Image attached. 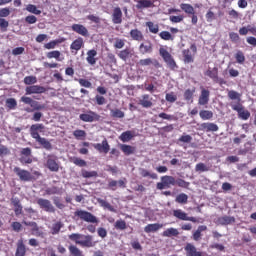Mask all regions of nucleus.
<instances>
[{"mask_svg":"<svg viewBox=\"0 0 256 256\" xmlns=\"http://www.w3.org/2000/svg\"><path fill=\"white\" fill-rule=\"evenodd\" d=\"M138 65L140 67H149V65H153L155 69L161 68V63H159V60L152 58L140 59Z\"/></svg>","mask_w":256,"mask_h":256,"instance_id":"16","label":"nucleus"},{"mask_svg":"<svg viewBox=\"0 0 256 256\" xmlns=\"http://www.w3.org/2000/svg\"><path fill=\"white\" fill-rule=\"evenodd\" d=\"M175 185H177L178 187H181L182 189H188L189 185L191 184L181 178H178V179H175Z\"/></svg>","mask_w":256,"mask_h":256,"instance_id":"58","label":"nucleus"},{"mask_svg":"<svg viewBox=\"0 0 256 256\" xmlns=\"http://www.w3.org/2000/svg\"><path fill=\"white\" fill-rule=\"evenodd\" d=\"M182 55H183V61L184 63H193V61H195V58L193 57V54H191V50L189 49H184L182 51Z\"/></svg>","mask_w":256,"mask_h":256,"instance_id":"36","label":"nucleus"},{"mask_svg":"<svg viewBox=\"0 0 256 256\" xmlns=\"http://www.w3.org/2000/svg\"><path fill=\"white\" fill-rule=\"evenodd\" d=\"M146 27H148L150 33H159V25L153 23L152 21L146 22Z\"/></svg>","mask_w":256,"mask_h":256,"instance_id":"50","label":"nucleus"},{"mask_svg":"<svg viewBox=\"0 0 256 256\" xmlns=\"http://www.w3.org/2000/svg\"><path fill=\"white\" fill-rule=\"evenodd\" d=\"M155 7V0H136V9L143 11V9H153Z\"/></svg>","mask_w":256,"mask_h":256,"instance_id":"15","label":"nucleus"},{"mask_svg":"<svg viewBox=\"0 0 256 256\" xmlns=\"http://www.w3.org/2000/svg\"><path fill=\"white\" fill-rule=\"evenodd\" d=\"M140 175L141 177H150V179H157V174L150 173L147 169L141 168L140 169Z\"/></svg>","mask_w":256,"mask_h":256,"instance_id":"55","label":"nucleus"},{"mask_svg":"<svg viewBox=\"0 0 256 256\" xmlns=\"http://www.w3.org/2000/svg\"><path fill=\"white\" fill-rule=\"evenodd\" d=\"M173 217H176V219H179L180 221H191L192 223H199V219L193 216H187V213L181 209L173 210Z\"/></svg>","mask_w":256,"mask_h":256,"instance_id":"11","label":"nucleus"},{"mask_svg":"<svg viewBox=\"0 0 256 256\" xmlns=\"http://www.w3.org/2000/svg\"><path fill=\"white\" fill-rule=\"evenodd\" d=\"M37 205H39L40 209H44V211L47 213H55V207L48 199L39 198L37 200Z\"/></svg>","mask_w":256,"mask_h":256,"instance_id":"13","label":"nucleus"},{"mask_svg":"<svg viewBox=\"0 0 256 256\" xmlns=\"http://www.w3.org/2000/svg\"><path fill=\"white\" fill-rule=\"evenodd\" d=\"M47 59H56V61H63L61 59V52L59 50H53L46 54Z\"/></svg>","mask_w":256,"mask_h":256,"instance_id":"43","label":"nucleus"},{"mask_svg":"<svg viewBox=\"0 0 256 256\" xmlns=\"http://www.w3.org/2000/svg\"><path fill=\"white\" fill-rule=\"evenodd\" d=\"M161 182H158L156 184V189H158L159 191H163V189H171V186H175V177L173 176H169V175H165L162 176L161 178Z\"/></svg>","mask_w":256,"mask_h":256,"instance_id":"6","label":"nucleus"},{"mask_svg":"<svg viewBox=\"0 0 256 256\" xmlns=\"http://www.w3.org/2000/svg\"><path fill=\"white\" fill-rule=\"evenodd\" d=\"M199 115L202 121H209L213 119V112L209 110H201Z\"/></svg>","mask_w":256,"mask_h":256,"instance_id":"42","label":"nucleus"},{"mask_svg":"<svg viewBox=\"0 0 256 256\" xmlns=\"http://www.w3.org/2000/svg\"><path fill=\"white\" fill-rule=\"evenodd\" d=\"M7 155H11V150L5 145H0V157H7Z\"/></svg>","mask_w":256,"mask_h":256,"instance_id":"63","label":"nucleus"},{"mask_svg":"<svg viewBox=\"0 0 256 256\" xmlns=\"http://www.w3.org/2000/svg\"><path fill=\"white\" fill-rule=\"evenodd\" d=\"M177 235H179V230L176 228H168L162 233L163 237H177Z\"/></svg>","mask_w":256,"mask_h":256,"instance_id":"46","label":"nucleus"},{"mask_svg":"<svg viewBox=\"0 0 256 256\" xmlns=\"http://www.w3.org/2000/svg\"><path fill=\"white\" fill-rule=\"evenodd\" d=\"M195 171L200 172V173H205L206 171H209V167L207 165H205V163L200 162V163L196 164Z\"/></svg>","mask_w":256,"mask_h":256,"instance_id":"59","label":"nucleus"},{"mask_svg":"<svg viewBox=\"0 0 256 256\" xmlns=\"http://www.w3.org/2000/svg\"><path fill=\"white\" fill-rule=\"evenodd\" d=\"M138 105H141L144 109H151L153 107V98L149 94H144L139 99Z\"/></svg>","mask_w":256,"mask_h":256,"instance_id":"19","label":"nucleus"},{"mask_svg":"<svg viewBox=\"0 0 256 256\" xmlns=\"http://www.w3.org/2000/svg\"><path fill=\"white\" fill-rule=\"evenodd\" d=\"M201 130L206 131L207 133H209L211 131L217 132V131H219V126H217V124H215V123L204 122L201 124Z\"/></svg>","mask_w":256,"mask_h":256,"instance_id":"28","label":"nucleus"},{"mask_svg":"<svg viewBox=\"0 0 256 256\" xmlns=\"http://www.w3.org/2000/svg\"><path fill=\"white\" fill-rule=\"evenodd\" d=\"M73 136L75 137V139H77L78 141H83L85 140V138L87 137V132H85V130H75L73 132Z\"/></svg>","mask_w":256,"mask_h":256,"instance_id":"47","label":"nucleus"},{"mask_svg":"<svg viewBox=\"0 0 256 256\" xmlns=\"http://www.w3.org/2000/svg\"><path fill=\"white\" fill-rule=\"evenodd\" d=\"M35 83H37V77L35 76H26L24 78L25 85H35Z\"/></svg>","mask_w":256,"mask_h":256,"instance_id":"64","label":"nucleus"},{"mask_svg":"<svg viewBox=\"0 0 256 256\" xmlns=\"http://www.w3.org/2000/svg\"><path fill=\"white\" fill-rule=\"evenodd\" d=\"M158 117L166 121H177V117H175L174 115L167 114L165 112H161L160 114H158Z\"/></svg>","mask_w":256,"mask_h":256,"instance_id":"57","label":"nucleus"},{"mask_svg":"<svg viewBox=\"0 0 256 256\" xmlns=\"http://www.w3.org/2000/svg\"><path fill=\"white\" fill-rule=\"evenodd\" d=\"M43 129H45V125L33 124L30 127L31 138L35 139V141H37V143H39V145H41L43 149H46L47 151H51V149H53V145L51 144V142H49V140L39 135V131H43Z\"/></svg>","mask_w":256,"mask_h":256,"instance_id":"1","label":"nucleus"},{"mask_svg":"<svg viewBox=\"0 0 256 256\" xmlns=\"http://www.w3.org/2000/svg\"><path fill=\"white\" fill-rule=\"evenodd\" d=\"M119 147L122 153H124V155L126 156L133 155L136 151L135 146H131L127 144H120Z\"/></svg>","mask_w":256,"mask_h":256,"instance_id":"31","label":"nucleus"},{"mask_svg":"<svg viewBox=\"0 0 256 256\" xmlns=\"http://www.w3.org/2000/svg\"><path fill=\"white\" fill-rule=\"evenodd\" d=\"M187 201H189V196L185 193H180L176 197V203H180L181 205H186Z\"/></svg>","mask_w":256,"mask_h":256,"instance_id":"51","label":"nucleus"},{"mask_svg":"<svg viewBox=\"0 0 256 256\" xmlns=\"http://www.w3.org/2000/svg\"><path fill=\"white\" fill-rule=\"evenodd\" d=\"M6 107L8 109H17V100L15 98H8L6 100Z\"/></svg>","mask_w":256,"mask_h":256,"instance_id":"62","label":"nucleus"},{"mask_svg":"<svg viewBox=\"0 0 256 256\" xmlns=\"http://www.w3.org/2000/svg\"><path fill=\"white\" fill-rule=\"evenodd\" d=\"M61 229H63V224L61 222H56L52 225L51 234L59 235V233L61 232Z\"/></svg>","mask_w":256,"mask_h":256,"instance_id":"49","label":"nucleus"},{"mask_svg":"<svg viewBox=\"0 0 256 256\" xmlns=\"http://www.w3.org/2000/svg\"><path fill=\"white\" fill-rule=\"evenodd\" d=\"M231 108L238 113L239 119H242L243 121H247L249 117H251V112L245 110L241 103L233 104L231 105Z\"/></svg>","mask_w":256,"mask_h":256,"instance_id":"10","label":"nucleus"},{"mask_svg":"<svg viewBox=\"0 0 256 256\" xmlns=\"http://www.w3.org/2000/svg\"><path fill=\"white\" fill-rule=\"evenodd\" d=\"M68 251L70 253V256H83V251L79 249L76 245H70L68 247Z\"/></svg>","mask_w":256,"mask_h":256,"instance_id":"44","label":"nucleus"},{"mask_svg":"<svg viewBox=\"0 0 256 256\" xmlns=\"http://www.w3.org/2000/svg\"><path fill=\"white\" fill-rule=\"evenodd\" d=\"M139 51L141 55H147L153 53V44L151 42L141 43L139 46Z\"/></svg>","mask_w":256,"mask_h":256,"instance_id":"27","label":"nucleus"},{"mask_svg":"<svg viewBox=\"0 0 256 256\" xmlns=\"http://www.w3.org/2000/svg\"><path fill=\"white\" fill-rule=\"evenodd\" d=\"M68 239L76 243V245H80V247L90 249L91 247H95L97 242L93 240V235H84L79 233H72L68 235Z\"/></svg>","mask_w":256,"mask_h":256,"instance_id":"2","label":"nucleus"},{"mask_svg":"<svg viewBox=\"0 0 256 256\" xmlns=\"http://www.w3.org/2000/svg\"><path fill=\"white\" fill-rule=\"evenodd\" d=\"M81 177H83L84 179H91L93 177H99V174L97 173V171H87L85 169H82Z\"/></svg>","mask_w":256,"mask_h":256,"instance_id":"45","label":"nucleus"},{"mask_svg":"<svg viewBox=\"0 0 256 256\" xmlns=\"http://www.w3.org/2000/svg\"><path fill=\"white\" fill-rule=\"evenodd\" d=\"M19 161L22 165H31V163H33L31 148L26 147L21 149Z\"/></svg>","mask_w":256,"mask_h":256,"instance_id":"9","label":"nucleus"},{"mask_svg":"<svg viewBox=\"0 0 256 256\" xmlns=\"http://www.w3.org/2000/svg\"><path fill=\"white\" fill-rule=\"evenodd\" d=\"M180 9L184 11L187 15H193L195 13V8H193V5L182 3L180 4Z\"/></svg>","mask_w":256,"mask_h":256,"instance_id":"39","label":"nucleus"},{"mask_svg":"<svg viewBox=\"0 0 256 256\" xmlns=\"http://www.w3.org/2000/svg\"><path fill=\"white\" fill-rule=\"evenodd\" d=\"M196 88L192 87L191 89H186L184 91V99L187 103H193V97L195 95Z\"/></svg>","mask_w":256,"mask_h":256,"instance_id":"35","label":"nucleus"},{"mask_svg":"<svg viewBox=\"0 0 256 256\" xmlns=\"http://www.w3.org/2000/svg\"><path fill=\"white\" fill-rule=\"evenodd\" d=\"M110 113L111 117H114V119H123V117H125V112L119 109H112Z\"/></svg>","mask_w":256,"mask_h":256,"instance_id":"54","label":"nucleus"},{"mask_svg":"<svg viewBox=\"0 0 256 256\" xmlns=\"http://www.w3.org/2000/svg\"><path fill=\"white\" fill-rule=\"evenodd\" d=\"M11 204L14 207L16 217L23 215V205H21V200H19V198H11Z\"/></svg>","mask_w":256,"mask_h":256,"instance_id":"24","label":"nucleus"},{"mask_svg":"<svg viewBox=\"0 0 256 256\" xmlns=\"http://www.w3.org/2000/svg\"><path fill=\"white\" fill-rule=\"evenodd\" d=\"M228 98L231 101H238L237 103H241V93H239L235 90L228 91Z\"/></svg>","mask_w":256,"mask_h":256,"instance_id":"41","label":"nucleus"},{"mask_svg":"<svg viewBox=\"0 0 256 256\" xmlns=\"http://www.w3.org/2000/svg\"><path fill=\"white\" fill-rule=\"evenodd\" d=\"M14 173L19 177L20 181L29 182V181H37L39 177H41V172L33 171L32 174L28 170L21 169L20 167H14Z\"/></svg>","mask_w":256,"mask_h":256,"instance_id":"3","label":"nucleus"},{"mask_svg":"<svg viewBox=\"0 0 256 256\" xmlns=\"http://www.w3.org/2000/svg\"><path fill=\"white\" fill-rule=\"evenodd\" d=\"M184 251H186V256H203V252L197 251V247L191 243L186 244Z\"/></svg>","mask_w":256,"mask_h":256,"instance_id":"22","label":"nucleus"},{"mask_svg":"<svg viewBox=\"0 0 256 256\" xmlns=\"http://www.w3.org/2000/svg\"><path fill=\"white\" fill-rule=\"evenodd\" d=\"M65 38L61 37L56 40H52L44 45V49H55L57 45L65 43Z\"/></svg>","mask_w":256,"mask_h":256,"instance_id":"33","label":"nucleus"},{"mask_svg":"<svg viewBox=\"0 0 256 256\" xmlns=\"http://www.w3.org/2000/svg\"><path fill=\"white\" fill-rule=\"evenodd\" d=\"M160 39H163V41H173V36L169 31H162L159 34Z\"/></svg>","mask_w":256,"mask_h":256,"instance_id":"60","label":"nucleus"},{"mask_svg":"<svg viewBox=\"0 0 256 256\" xmlns=\"http://www.w3.org/2000/svg\"><path fill=\"white\" fill-rule=\"evenodd\" d=\"M25 91H26V95H35V94L47 93V88L39 85H31V86H27Z\"/></svg>","mask_w":256,"mask_h":256,"instance_id":"17","label":"nucleus"},{"mask_svg":"<svg viewBox=\"0 0 256 256\" xmlns=\"http://www.w3.org/2000/svg\"><path fill=\"white\" fill-rule=\"evenodd\" d=\"M133 137H135V135H133V132L131 130H127L119 136V139L120 141H122V143H129V141H131Z\"/></svg>","mask_w":256,"mask_h":256,"instance_id":"34","label":"nucleus"},{"mask_svg":"<svg viewBox=\"0 0 256 256\" xmlns=\"http://www.w3.org/2000/svg\"><path fill=\"white\" fill-rule=\"evenodd\" d=\"M235 59L237 63L243 65V63H245V54L243 53V51L238 50L235 54Z\"/></svg>","mask_w":256,"mask_h":256,"instance_id":"56","label":"nucleus"},{"mask_svg":"<svg viewBox=\"0 0 256 256\" xmlns=\"http://www.w3.org/2000/svg\"><path fill=\"white\" fill-rule=\"evenodd\" d=\"M204 75H206V77H209L210 79H212V81L215 83L216 79L219 77V68L214 67V68H209Z\"/></svg>","mask_w":256,"mask_h":256,"instance_id":"32","label":"nucleus"},{"mask_svg":"<svg viewBox=\"0 0 256 256\" xmlns=\"http://www.w3.org/2000/svg\"><path fill=\"white\" fill-rule=\"evenodd\" d=\"M85 47V41H83V38L78 37L70 44V51L72 55H77L81 49Z\"/></svg>","mask_w":256,"mask_h":256,"instance_id":"12","label":"nucleus"},{"mask_svg":"<svg viewBox=\"0 0 256 256\" xmlns=\"http://www.w3.org/2000/svg\"><path fill=\"white\" fill-rule=\"evenodd\" d=\"M74 215L78 217V219H81V221H85L86 223H99V219H97V216L93 215L89 211L85 210H76L74 212Z\"/></svg>","mask_w":256,"mask_h":256,"instance_id":"5","label":"nucleus"},{"mask_svg":"<svg viewBox=\"0 0 256 256\" xmlns=\"http://www.w3.org/2000/svg\"><path fill=\"white\" fill-rule=\"evenodd\" d=\"M119 59L122 61H127L133 57V49L126 48L118 53Z\"/></svg>","mask_w":256,"mask_h":256,"instance_id":"29","label":"nucleus"},{"mask_svg":"<svg viewBox=\"0 0 256 256\" xmlns=\"http://www.w3.org/2000/svg\"><path fill=\"white\" fill-rule=\"evenodd\" d=\"M112 23L114 25H121L123 23V11L120 7H115L112 12Z\"/></svg>","mask_w":256,"mask_h":256,"instance_id":"18","label":"nucleus"},{"mask_svg":"<svg viewBox=\"0 0 256 256\" xmlns=\"http://www.w3.org/2000/svg\"><path fill=\"white\" fill-rule=\"evenodd\" d=\"M79 119L83 121V123H94L95 121H100L101 115L93 110H87L79 115Z\"/></svg>","mask_w":256,"mask_h":256,"instance_id":"8","label":"nucleus"},{"mask_svg":"<svg viewBox=\"0 0 256 256\" xmlns=\"http://www.w3.org/2000/svg\"><path fill=\"white\" fill-rule=\"evenodd\" d=\"M97 201H98L99 205H101V207H104V209H108V211L115 213V208H113V206L111 204H109V202H107L106 200H103L101 198H98Z\"/></svg>","mask_w":256,"mask_h":256,"instance_id":"48","label":"nucleus"},{"mask_svg":"<svg viewBox=\"0 0 256 256\" xmlns=\"http://www.w3.org/2000/svg\"><path fill=\"white\" fill-rule=\"evenodd\" d=\"M130 37L133 39V41H143V32H141L139 29H132L130 31Z\"/></svg>","mask_w":256,"mask_h":256,"instance_id":"37","label":"nucleus"},{"mask_svg":"<svg viewBox=\"0 0 256 256\" xmlns=\"http://www.w3.org/2000/svg\"><path fill=\"white\" fill-rule=\"evenodd\" d=\"M44 166L52 173H59V169H61L59 158H57V156H55L54 154L47 155V157L45 158Z\"/></svg>","mask_w":256,"mask_h":256,"instance_id":"4","label":"nucleus"},{"mask_svg":"<svg viewBox=\"0 0 256 256\" xmlns=\"http://www.w3.org/2000/svg\"><path fill=\"white\" fill-rule=\"evenodd\" d=\"M23 225H26L27 227H33L32 231H34L36 234V237H41L43 235V232H39V226H37V222H27L23 221Z\"/></svg>","mask_w":256,"mask_h":256,"instance_id":"38","label":"nucleus"},{"mask_svg":"<svg viewBox=\"0 0 256 256\" xmlns=\"http://www.w3.org/2000/svg\"><path fill=\"white\" fill-rule=\"evenodd\" d=\"M71 29L72 31H74V33H77L82 37H89V30L87 29V27L83 26V24H73L71 26Z\"/></svg>","mask_w":256,"mask_h":256,"instance_id":"21","label":"nucleus"},{"mask_svg":"<svg viewBox=\"0 0 256 256\" xmlns=\"http://www.w3.org/2000/svg\"><path fill=\"white\" fill-rule=\"evenodd\" d=\"M93 147L94 149H96V151L104 153L105 155H107V153H109L111 149V146H109V142L107 141V139H104L102 143L94 144Z\"/></svg>","mask_w":256,"mask_h":256,"instance_id":"20","label":"nucleus"},{"mask_svg":"<svg viewBox=\"0 0 256 256\" xmlns=\"http://www.w3.org/2000/svg\"><path fill=\"white\" fill-rule=\"evenodd\" d=\"M25 255H27V248L25 247V242H23V239H20L16 244L15 256H25Z\"/></svg>","mask_w":256,"mask_h":256,"instance_id":"25","label":"nucleus"},{"mask_svg":"<svg viewBox=\"0 0 256 256\" xmlns=\"http://www.w3.org/2000/svg\"><path fill=\"white\" fill-rule=\"evenodd\" d=\"M86 61L88 65H96L97 64V50L91 49L87 51Z\"/></svg>","mask_w":256,"mask_h":256,"instance_id":"26","label":"nucleus"},{"mask_svg":"<svg viewBox=\"0 0 256 256\" xmlns=\"http://www.w3.org/2000/svg\"><path fill=\"white\" fill-rule=\"evenodd\" d=\"M159 229H163V224L154 223V224H148L144 227L145 233H157Z\"/></svg>","mask_w":256,"mask_h":256,"instance_id":"30","label":"nucleus"},{"mask_svg":"<svg viewBox=\"0 0 256 256\" xmlns=\"http://www.w3.org/2000/svg\"><path fill=\"white\" fill-rule=\"evenodd\" d=\"M26 11L32 13L33 15H41V10L37 9V6L34 4H28L26 6Z\"/></svg>","mask_w":256,"mask_h":256,"instance_id":"52","label":"nucleus"},{"mask_svg":"<svg viewBox=\"0 0 256 256\" xmlns=\"http://www.w3.org/2000/svg\"><path fill=\"white\" fill-rule=\"evenodd\" d=\"M159 53L164 59L169 69H171V71H175V69H177L178 66H177V62H175V59H173V56L171 55V53H169V51H167V49L165 48H160Z\"/></svg>","mask_w":256,"mask_h":256,"instance_id":"7","label":"nucleus"},{"mask_svg":"<svg viewBox=\"0 0 256 256\" xmlns=\"http://www.w3.org/2000/svg\"><path fill=\"white\" fill-rule=\"evenodd\" d=\"M96 91H97V93H99V95L95 96L96 103L98 105H105V103H107V99L101 95H107V88H105L103 86H98Z\"/></svg>","mask_w":256,"mask_h":256,"instance_id":"14","label":"nucleus"},{"mask_svg":"<svg viewBox=\"0 0 256 256\" xmlns=\"http://www.w3.org/2000/svg\"><path fill=\"white\" fill-rule=\"evenodd\" d=\"M72 163H74V165H77L78 167H87V162L78 157H73Z\"/></svg>","mask_w":256,"mask_h":256,"instance_id":"61","label":"nucleus"},{"mask_svg":"<svg viewBox=\"0 0 256 256\" xmlns=\"http://www.w3.org/2000/svg\"><path fill=\"white\" fill-rule=\"evenodd\" d=\"M115 229H118L119 231H125L127 229V222L125 220H117L114 224Z\"/></svg>","mask_w":256,"mask_h":256,"instance_id":"53","label":"nucleus"},{"mask_svg":"<svg viewBox=\"0 0 256 256\" xmlns=\"http://www.w3.org/2000/svg\"><path fill=\"white\" fill-rule=\"evenodd\" d=\"M211 92L205 88H201V93L198 98V105H207L209 103V97Z\"/></svg>","mask_w":256,"mask_h":256,"instance_id":"23","label":"nucleus"},{"mask_svg":"<svg viewBox=\"0 0 256 256\" xmlns=\"http://www.w3.org/2000/svg\"><path fill=\"white\" fill-rule=\"evenodd\" d=\"M220 225H231V223H235V217L232 216H222L218 218Z\"/></svg>","mask_w":256,"mask_h":256,"instance_id":"40","label":"nucleus"}]
</instances>
